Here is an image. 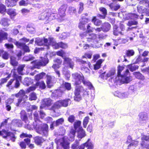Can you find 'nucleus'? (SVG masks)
Wrapping results in <instances>:
<instances>
[{"instance_id":"nucleus-55","label":"nucleus","mask_w":149,"mask_h":149,"mask_svg":"<svg viewBox=\"0 0 149 149\" xmlns=\"http://www.w3.org/2000/svg\"><path fill=\"white\" fill-rule=\"evenodd\" d=\"M134 52L132 50H129L127 51L126 55L128 56H130L134 55Z\"/></svg>"},{"instance_id":"nucleus-48","label":"nucleus","mask_w":149,"mask_h":149,"mask_svg":"<svg viewBox=\"0 0 149 149\" xmlns=\"http://www.w3.org/2000/svg\"><path fill=\"white\" fill-rule=\"evenodd\" d=\"M89 119V118L88 116H86L84 118L83 120V124L84 127V128L86 127L87 125Z\"/></svg>"},{"instance_id":"nucleus-45","label":"nucleus","mask_w":149,"mask_h":149,"mask_svg":"<svg viewBox=\"0 0 149 149\" xmlns=\"http://www.w3.org/2000/svg\"><path fill=\"white\" fill-rule=\"evenodd\" d=\"M8 135V132L5 130L0 131V135L2 136L3 138H6Z\"/></svg>"},{"instance_id":"nucleus-31","label":"nucleus","mask_w":149,"mask_h":149,"mask_svg":"<svg viewBox=\"0 0 149 149\" xmlns=\"http://www.w3.org/2000/svg\"><path fill=\"white\" fill-rule=\"evenodd\" d=\"M122 79H121V81L124 83H128L131 81L132 80V77H122Z\"/></svg>"},{"instance_id":"nucleus-40","label":"nucleus","mask_w":149,"mask_h":149,"mask_svg":"<svg viewBox=\"0 0 149 149\" xmlns=\"http://www.w3.org/2000/svg\"><path fill=\"white\" fill-rule=\"evenodd\" d=\"M89 141L88 139L84 145L86 147H87V149H93V145L91 142H89Z\"/></svg>"},{"instance_id":"nucleus-62","label":"nucleus","mask_w":149,"mask_h":149,"mask_svg":"<svg viewBox=\"0 0 149 149\" xmlns=\"http://www.w3.org/2000/svg\"><path fill=\"white\" fill-rule=\"evenodd\" d=\"M30 10L27 9L23 8L21 10V13L22 14L26 15L29 13Z\"/></svg>"},{"instance_id":"nucleus-54","label":"nucleus","mask_w":149,"mask_h":149,"mask_svg":"<svg viewBox=\"0 0 149 149\" xmlns=\"http://www.w3.org/2000/svg\"><path fill=\"white\" fill-rule=\"evenodd\" d=\"M64 120L63 118H61L57 120L55 122L56 126H58L62 124L64 122Z\"/></svg>"},{"instance_id":"nucleus-26","label":"nucleus","mask_w":149,"mask_h":149,"mask_svg":"<svg viewBox=\"0 0 149 149\" xmlns=\"http://www.w3.org/2000/svg\"><path fill=\"white\" fill-rule=\"evenodd\" d=\"M133 74L135 76L136 78L143 80L144 79V76L139 72H135L133 73Z\"/></svg>"},{"instance_id":"nucleus-37","label":"nucleus","mask_w":149,"mask_h":149,"mask_svg":"<svg viewBox=\"0 0 149 149\" xmlns=\"http://www.w3.org/2000/svg\"><path fill=\"white\" fill-rule=\"evenodd\" d=\"M12 101L13 100L11 99H8L6 101V108L7 110L8 111H10L11 109V107L9 104L11 103Z\"/></svg>"},{"instance_id":"nucleus-6","label":"nucleus","mask_w":149,"mask_h":149,"mask_svg":"<svg viewBox=\"0 0 149 149\" xmlns=\"http://www.w3.org/2000/svg\"><path fill=\"white\" fill-rule=\"evenodd\" d=\"M55 142L58 145L61 144L64 149H69V143L65 137L62 138L60 139H56Z\"/></svg>"},{"instance_id":"nucleus-10","label":"nucleus","mask_w":149,"mask_h":149,"mask_svg":"<svg viewBox=\"0 0 149 149\" xmlns=\"http://www.w3.org/2000/svg\"><path fill=\"white\" fill-rule=\"evenodd\" d=\"M49 14H48L47 12H44L41 14L40 17H39V19L41 20H44L45 19L46 20V21L45 22V24H47L51 20V17L52 15H51L50 17H48Z\"/></svg>"},{"instance_id":"nucleus-25","label":"nucleus","mask_w":149,"mask_h":149,"mask_svg":"<svg viewBox=\"0 0 149 149\" xmlns=\"http://www.w3.org/2000/svg\"><path fill=\"white\" fill-rule=\"evenodd\" d=\"M20 114L21 119L26 123L28 118L25 111L24 110H22L20 112Z\"/></svg>"},{"instance_id":"nucleus-27","label":"nucleus","mask_w":149,"mask_h":149,"mask_svg":"<svg viewBox=\"0 0 149 149\" xmlns=\"http://www.w3.org/2000/svg\"><path fill=\"white\" fill-rule=\"evenodd\" d=\"M113 33L114 35L116 36L118 35L119 33L121 35L123 34L119 30V27H118L116 25H114L113 26Z\"/></svg>"},{"instance_id":"nucleus-57","label":"nucleus","mask_w":149,"mask_h":149,"mask_svg":"<svg viewBox=\"0 0 149 149\" xmlns=\"http://www.w3.org/2000/svg\"><path fill=\"white\" fill-rule=\"evenodd\" d=\"M79 143L78 142L75 141V143L72 144L71 146L72 149H77L78 148Z\"/></svg>"},{"instance_id":"nucleus-16","label":"nucleus","mask_w":149,"mask_h":149,"mask_svg":"<svg viewBox=\"0 0 149 149\" xmlns=\"http://www.w3.org/2000/svg\"><path fill=\"white\" fill-rule=\"evenodd\" d=\"M86 136L85 131L82 127L79 128L78 132L77 137L80 139Z\"/></svg>"},{"instance_id":"nucleus-5","label":"nucleus","mask_w":149,"mask_h":149,"mask_svg":"<svg viewBox=\"0 0 149 149\" xmlns=\"http://www.w3.org/2000/svg\"><path fill=\"white\" fill-rule=\"evenodd\" d=\"M70 100V99L61 100L56 102L52 107V109L55 112V110L60 108L61 107H67L68 104V102Z\"/></svg>"},{"instance_id":"nucleus-33","label":"nucleus","mask_w":149,"mask_h":149,"mask_svg":"<svg viewBox=\"0 0 149 149\" xmlns=\"http://www.w3.org/2000/svg\"><path fill=\"white\" fill-rule=\"evenodd\" d=\"M92 21L95 25L97 26L100 25L102 23L100 20L97 19L95 17H93Z\"/></svg>"},{"instance_id":"nucleus-20","label":"nucleus","mask_w":149,"mask_h":149,"mask_svg":"<svg viewBox=\"0 0 149 149\" xmlns=\"http://www.w3.org/2000/svg\"><path fill=\"white\" fill-rule=\"evenodd\" d=\"M15 96L17 97H23V98L24 99L23 100H24V99L27 98V96L25 95V91L23 90H20L18 93L15 95Z\"/></svg>"},{"instance_id":"nucleus-3","label":"nucleus","mask_w":149,"mask_h":149,"mask_svg":"<svg viewBox=\"0 0 149 149\" xmlns=\"http://www.w3.org/2000/svg\"><path fill=\"white\" fill-rule=\"evenodd\" d=\"M72 76L74 78L73 81L76 85L80 84L82 81L83 84L88 86L90 89L93 88V86L88 81L84 80V77L81 73H75L73 74Z\"/></svg>"},{"instance_id":"nucleus-9","label":"nucleus","mask_w":149,"mask_h":149,"mask_svg":"<svg viewBox=\"0 0 149 149\" xmlns=\"http://www.w3.org/2000/svg\"><path fill=\"white\" fill-rule=\"evenodd\" d=\"M66 8V6L64 5L62 6L59 8V17H58L59 21H61L64 19V17L65 16V12Z\"/></svg>"},{"instance_id":"nucleus-43","label":"nucleus","mask_w":149,"mask_h":149,"mask_svg":"<svg viewBox=\"0 0 149 149\" xmlns=\"http://www.w3.org/2000/svg\"><path fill=\"white\" fill-rule=\"evenodd\" d=\"M81 124V122L79 121H78L77 122H76L74 123V128H72V129H74L76 131V130L77 129L79 128H79H81L80 126Z\"/></svg>"},{"instance_id":"nucleus-61","label":"nucleus","mask_w":149,"mask_h":149,"mask_svg":"<svg viewBox=\"0 0 149 149\" xmlns=\"http://www.w3.org/2000/svg\"><path fill=\"white\" fill-rule=\"evenodd\" d=\"M88 19L87 18H82L80 19V22L85 24L88 22Z\"/></svg>"},{"instance_id":"nucleus-11","label":"nucleus","mask_w":149,"mask_h":149,"mask_svg":"<svg viewBox=\"0 0 149 149\" xmlns=\"http://www.w3.org/2000/svg\"><path fill=\"white\" fill-rule=\"evenodd\" d=\"M52 102L51 100L49 98H45L43 99L42 101L40 108L42 109L46 106H50L52 104Z\"/></svg>"},{"instance_id":"nucleus-2","label":"nucleus","mask_w":149,"mask_h":149,"mask_svg":"<svg viewBox=\"0 0 149 149\" xmlns=\"http://www.w3.org/2000/svg\"><path fill=\"white\" fill-rule=\"evenodd\" d=\"M35 43L38 45H44L46 47L47 49H49V46L50 45H52V46L54 47V48H55L56 45L58 46L55 40L52 37H49L48 39L44 38L43 40L40 39L39 38H37L36 40Z\"/></svg>"},{"instance_id":"nucleus-36","label":"nucleus","mask_w":149,"mask_h":149,"mask_svg":"<svg viewBox=\"0 0 149 149\" xmlns=\"http://www.w3.org/2000/svg\"><path fill=\"white\" fill-rule=\"evenodd\" d=\"M10 63L13 66H17L18 62L16 61V58L14 56H12L10 57Z\"/></svg>"},{"instance_id":"nucleus-21","label":"nucleus","mask_w":149,"mask_h":149,"mask_svg":"<svg viewBox=\"0 0 149 149\" xmlns=\"http://www.w3.org/2000/svg\"><path fill=\"white\" fill-rule=\"evenodd\" d=\"M76 131L74 129H71L69 134V139L70 141H73L74 140V137Z\"/></svg>"},{"instance_id":"nucleus-47","label":"nucleus","mask_w":149,"mask_h":149,"mask_svg":"<svg viewBox=\"0 0 149 149\" xmlns=\"http://www.w3.org/2000/svg\"><path fill=\"white\" fill-rule=\"evenodd\" d=\"M37 98L36 94L34 93H32L30 95L29 100H36Z\"/></svg>"},{"instance_id":"nucleus-51","label":"nucleus","mask_w":149,"mask_h":149,"mask_svg":"<svg viewBox=\"0 0 149 149\" xmlns=\"http://www.w3.org/2000/svg\"><path fill=\"white\" fill-rule=\"evenodd\" d=\"M75 120V117L73 115H70L68 118V120L71 123H73Z\"/></svg>"},{"instance_id":"nucleus-59","label":"nucleus","mask_w":149,"mask_h":149,"mask_svg":"<svg viewBox=\"0 0 149 149\" xmlns=\"http://www.w3.org/2000/svg\"><path fill=\"white\" fill-rule=\"evenodd\" d=\"M56 53L57 55L61 56L64 59L65 57L64 58L63 56L65 54V53L62 50L58 51L56 52Z\"/></svg>"},{"instance_id":"nucleus-22","label":"nucleus","mask_w":149,"mask_h":149,"mask_svg":"<svg viewBox=\"0 0 149 149\" xmlns=\"http://www.w3.org/2000/svg\"><path fill=\"white\" fill-rule=\"evenodd\" d=\"M103 61L104 60L102 59L98 60L96 62V64L94 65V69L96 70L100 69L101 67V64Z\"/></svg>"},{"instance_id":"nucleus-30","label":"nucleus","mask_w":149,"mask_h":149,"mask_svg":"<svg viewBox=\"0 0 149 149\" xmlns=\"http://www.w3.org/2000/svg\"><path fill=\"white\" fill-rule=\"evenodd\" d=\"M55 79L54 77H52L49 76H47V84L48 85V86L49 87H50L51 86H49V84L52 83L53 82V80Z\"/></svg>"},{"instance_id":"nucleus-49","label":"nucleus","mask_w":149,"mask_h":149,"mask_svg":"<svg viewBox=\"0 0 149 149\" xmlns=\"http://www.w3.org/2000/svg\"><path fill=\"white\" fill-rule=\"evenodd\" d=\"M25 65H21L19 66L17 68V71L19 74H22V71L25 67Z\"/></svg>"},{"instance_id":"nucleus-42","label":"nucleus","mask_w":149,"mask_h":149,"mask_svg":"<svg viewBox=\"0 0 149 149\" xmlns=\"http://www.w3.org/2000/svg\"><path fill=\"white\" fill-rule=\"evenodd\" d=\"M32 80L30 78H25L24 80L23 83L25 84H26L29 86L30 84L32 83Z\"/></svg>"},{"instance_id":"nucleus-4","label":"nucleus","mask_w":149,"mask_h":149,"mask_svg":"<svg viewBox=\"0 0 149 149\" xmlns=\"http://www.w3.org/2000/svg\"><path fill=\"white\" fill-rule=\"evenodd\" d=\"M82 94L86 95L88 94V93L82 86H79L77 87L74 91V100L77 101L80 100L81 99V94Z\"/></svg>"},{"instance_id":"nucleus-15","label":"nucleus","mask_w":149,"mask_h":149,"mask_svg":"<svg viewBox=\"0 0 149 149\" xmlns=\"http://www.w3.org/2000/svg\"><path fill=\"white\" fill-rule=\"evenodd\" d=\"M139 117L141 122L146 120L148 118L147 113L144 112L140 113L139 114Z\"/></svg>"},{"instance_id":"nucleus-7","label":"nucleus","mask_w":149,"mask_h":149,"mask_svg":"<svg viewBox=\"0 0 149 149\" xmlns=\"http://www.w3.org/2000/svg\"><path fill=\"white\" fill-rule=\"evenodd\" d=\"M49 62V60L46 57L42 59V61H39L37 60L33 61L31 62L34 65V67L36 68H39L40 66H45Z\"/></svg>"},{"instance_id":"nucleus-58","label":"nucleus","mask_w":149,"mask_h":149,"mask_svg":"<svg viewBox=\"0 0 149 149\" xmlns=\"http://www.w3.org/2000/svg\"><path fill=\"white\" fill-rule=\"evenodd\" d=\"M2 55V57L4 59H8L9 58V54L8 53L5 51H4Z\"/></svg>"},{"instance_id":"nucleus-12","label":"nucleus","mask_w":149,"mask_h":149,"mask_svg":"<svg viewBox=\"0 0 149 149\" xmlns=\"http://www.w3.org/2000/svg\"><path fill=\"white\" fill-rule=\"evenodd\" d=\"M124 67L123 66H119L118 68V75L119 77L120 76L121 77H123L124 76H126L128 74V73L129 72V70L127 69L125 72V73L124 74H121L120 72L124 69Z\"/></svg>"},{"instance_id":"nucleus-18","label":"nucleus","mask_w":149,"mask_h":149,"mask_svg":"<svg viewBox=\"0 0 149 149\" xmlns=\"http://www.w3.org/2000/svg\"><path fill=\"white\" fill-rule=\"evenodd\" d=\"M20 120L17 119H15L13 120L11 122L12 126L15 127H20L21 126Z\"/></svg>"},{"instance_id":"nucleus-53","label":"nucleus","mask_w":149,"mask_h":149,"mask_svg":"<svg viewBox=\"0 0 149 149\" xmlns=\"http://www.w3.org/2000/svg\"><path fill=\"white\" fill-rule=\"evenodd\" d=\"M37 83H39V87L41 89H44L46 88V86L45 83L43 81H41L40 82H37Z\"/></svg>"},{"instance_id":"nucleus-13","label":"nucleus","mask_w":149,"mask_h":149,"mask_svg":"<svg viewBox=\"0 0 149 149\" xmlns=\"http://www.w3.org/2000/svg\"><path fill=\"white\" fill-rule=\"evenodd\" d=\"M18 0H6V3L8 7H13L16 5Z\"/></svg>"},{"instance_id":"nucleus-23","label":"nucleus","mask_w":149,"mask_h":149,"mask_svg":"<svg viewBox=\"0 0 149 149\" xmlns=\"http://www.w3.org/2000/svg\"><path fill=\"white\" fill-rule=\"evenodd\" d=\"M110 29V25L108 23H105L103 24L102 29L104 32L108 31Z\"/></svg>"},{"instance_id":"nucleus-63","label":"nucleus","mask_w":149,"mask_h":149,"mask_svg":"<svg viewBox=\"0 0 149 149\" xmlns=\"http://www.w3.org/2000/svg\"><path fill=\"white\" fill-rule=\"evenodd\" d=\"M65 87L68 90H69L71 89V86L70 83L65 82L64 84Z\"/></svg>"},{"instance_id":"nucleus-8","label":"nucleus","mask_w":149,"mask_h":149,"mask_svg":"<svg viewBox=\"0 0 149 149\" xmlns=\"http://www.w3.org/2000/svg\"><path fill=\"white\" fill-rule=\"evenodd\" d=\"M83 38L86 37L87 39V41L88 42H93L96 39L97 36L96 34L94 33H83L81 35Z\"/></svg>"},{"instance_id":"nucleus-50","label":"nucleus","mask_w":149,"mask_h":149,"mask_svg":"<svg viewBox=\"0 0 149 149\" xmlns=\"http://www.w3.org/2000/svg\"><path fill=\"white\" fill-rule=\"evenodd\" d=\"M137 10L138 11L141 13H145L146 10V9L141 6H138L137 7Z\"/></svg>"},{"instance_id":"nucleus-29","label":"nucleus","mask_w":149,"mask_h":149,"mask_svg":"<svg viewBox=\"0 0 149 149\" xmlns=\"http://www.w3.org/2000/svg\"><path fill=\"white\" fill-rule=\"evenodd\" d=\"M39 83H36V84L33 85L32 86L30 87L29 88H28L26 92H27L29 93L31 91H33L35 90L37 87L38 86Z\"/></svg>"},{"instance_id":"nucleus-34","label":"nucleus","mask_w":149,"mask_h":149,"mask_svg":"<svg viewBox=\"0 0 149 149\" xmlns=\"http://www.w3.org/2000/svg\"><path fill=\"white\" fill-rule=\"evenodd\" d=\"M127 68L129 69L130 71L133 72L138 69V66L135 65L130 64L127 66Z\"/></svg>"},{"instance_id":"nucleus-14","label":"nucleus","mask_w":149,"mask_h":149,"mask_svg":"<svg viewBox=\"0 0 149 149\" xmlns=\"http://www.w3.org/2000/svg\"><path fill=\"white\" fill-rule=\"evenodd\" d=\"M66 64H68L70 68H73L74 65L73 62L70 59L67 57H65L64 58L63 64L65 65Z\"/></svg>"},{"instance_id":"nucleus-32","label":"nucleus","mask_w":149,"mask_h":149,"mask_svg":"<svg viewBox=\"0 0 149 149\" xmlns=\"http://www.w3.org/2000/svg\"><path fill=\"white\" fill-rule=\"evenodd\" d=\"M44 140L40 137H37L35 138V141L37 145H40Z\"/></svg>"},{"instance_id":"nucleus-52","label":"nucleus","mask_w":149,"mask_h":149,"mask_svg":"<svg viewBox=\"0 0 149 149\" xmlns=\"http://www.w3.org/2000/svg\"><path fill=\"white\" fill-rule=\"evenodd\" d=\"M6 8L4 5L3 4L0 5V13L3 14L6 11Z\"/></svg>"},{"instance_id":"nucleus-41","label":"nucleus","mask_w":149,"mask_h":149,"mask_svg":"<svg viewBox=\"0 0 149 149\" xmlns=\"http://www.w3.org/2000/svg\"><path fill=\"white\" fill-rule=\"evenodd\" d=\"M57 45H56L55 48L57 49L59 47L63 48H65L67 47V45L66 44L63 43L62 42H60L57 43Z\"/></svg>"},{"instance_id":"nucleus-17","label":"nucleus","mask_w":149,"mask_h":149,"mask_svg":"<svg viewBox=\"0 0 149 149\" xmlns=\"http://www.w3.org/2000/svg\"><path fill=\"white\" fill-rule=\"evenodd\" d=\"M10 20L7 18H2L1 21L0 23L4 26H8L10 24Z\"/></svg>"},{"instance_id":"nucleus-60","label":"nucleus","mask_w":149,"mask_h":149,"mask_svg":"<svg viewBox=\"0 0 149 149\" xmlns=\"http://www.w3.org/2000/svg\"><path fill=\"white\" fill-rule=\"evenodd\" d=\"M141 139L142 140H145L146 141H149V135H142Z\"/></svg>"},{"instance_id":"nucleus-19","label":"nucleus","mask_w":149,"mask_h":149,"mask_svg":"<svg viewBox=\"0 0 149 149\" xmlns=\"http://www.w3.org/2000/svg\"><path fill=\"white\" fill-rule=\"evenodd\" d=\"M7 13L10 15L11 18H13L17 15L15 10L13 9H9L7 11Z\"/></svg>"},{"instance_id":"nucleus-64","label":"nucleus","mask_w":149,"mask_h":149,"mask_svg":"<svg viewBox=\"0 0 149 149\" xmlns=\"http://www.w3.org/2000/svg\"><path fill=\"white\" fill-rule=\"evenodd\" d=\"M137 23L138 22L136 21H131L128 22L127 25L129 26H130L133 25H137Z\"/></svg>"},{"instance_id":"nucleus-24","label":"nucleus","mask_w":149,"mask_h":149,"mask_svg":"<svg viewBox=\"0 0 149 149\" xmlns=\"http://www.w3.org/2000/svg\"><path fill=\"white\" fill-rule=\"evenodd\" d=\"M8 36V34L6 32L4 31L0 32V42L4 40L7 39Z\"/></svg>"},{"instance_id":"nucleus-35","label":"nucleus","mask_w":149,"mask_h":149,"mask_svg":"<svg viewBox=\"0 0 149 149\" xmlns=\"http://www.w3.org/2000/svg\"><path fill=\"white\" fill-rule=\"evenodd\" d=\"M116 70L115 69L110 70L107 74V77H110L111 78H113L115 74Z\"/></svg>"},{"instance_id":"nucleus-44","label":"nucleus","mask_w":149,"mask_h":149,"mask_svg":"<svg viewBox=\"0 0 149 149\" xmlns=\"http://www.w3.org/2000/svg\"><path fill=\"white\" fill-rule=\"evenodd\" d=\"M34 57L31 55L29 56H25L23 58V60L25 61H28L33 60Z\"/></svg>"},{"instance_id":"nucleus-1","label":"nucleus","mask_w":149,"mask_h":149,"mask_svg":"<svg viewBox=\"0 0 149 149\" xmlns=\"http://www.w3.org/2000/svg\"><path fill=\"white\" fill-rule=\"evenodd\" d=\"M35 122L33 123V127L37 132L42 135L47 136L48 134V126L47 125L42 124L39 120L38 119V116L37 113L36 112L34 114Z\"/></svg>"},{"instance_id":"nucleus-56","label":"nucleus","mask_w":149,"mask_h":149,"mask_svg":"<svg viewBox=\"0 0 149 149\" xmlns=\"http://www.w3.org/2000/svg\"><path fill=\"white\" fill-rule=\"evenodd\" d=\"M14 43L17 47L20 48L23 47L24 46V43H22L18 42H16Z\"/></svg>"},{"instance_id":"nucleus-46","label":"nucleus","mask_w":149,"mask_h":149,"mask_svg":"<svg viewBox=\"0 0 149 149\" xmlns=\"http://www.w3.org/2000/svg\"><path fill=\"white\" fill-rule=\"evenodd\" d=\"M29 3L27 0H22L19 2V5L20 6H26Z\"/></svg>"},{"instance_id":"nucleus-39","label":"nucleus","mask_w":149,"mask_h":149,"mask_svg":"<svg viewBox=\"0 0 149 149\" xmlns=\"http://www.w3.org/2000/svg\"><path fill=\"white\" fill-rule=\"evenodd\" d=\"M45 73L43 72H42L40 74L36 75L35 77V79L37 81H38L40 79H42L43 76H45Z\"/></svg>"},{"instance_id":"nucleus-38","label":"nucleus","mask_w":149,"mask_h":149,"mask_svg":"<svg viewBox=\"0 0 149 149\" xmlns=\"http://www.w3.org/2000/svg\"><path fill=\"white\" fill-rule=\"evenodd\" d=\"M109 6L112 10L115 11L118 9L120 7V6L119 5H116L113 3L109 5Z\"/></svg>"},{"instance_id":"nucleus-28","label":"nucleus","mask_w":149,"mask_h":149,"mask_svg":"<svg viewBox=\"0 0 149 149\" xmlns=\"http://www.w3.org/2000/svg\"><path fill=\"white\" fill-rule=\"evenodd\" d=\"M100 10L103 13L104 15H101L99 14V16L101 19H104L106 15L107 14V12L106 9L104 8H100Z\"/></svg>"}]
</instances>
